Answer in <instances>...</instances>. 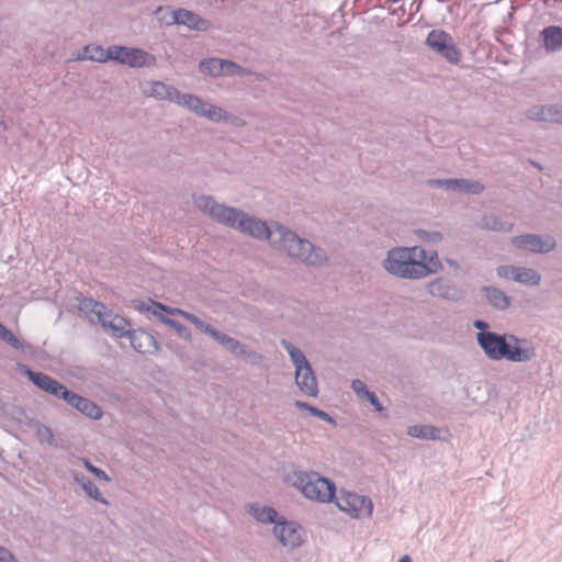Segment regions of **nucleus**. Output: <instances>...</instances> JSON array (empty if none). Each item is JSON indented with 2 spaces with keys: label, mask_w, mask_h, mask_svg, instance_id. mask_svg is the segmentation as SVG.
I'll return each mask as SVG.
<instances>
[{
  "label": "nucleus",
  "mask_w": 562,
  "mask_h": 562,
  "mask_svg": "<svg viewBox=\"0 0 562 562\" xmlns=\"http://www.w3.org/2000/svg\"><path fill=\"white\" fill-rule=\"evenodd\" d=\"M213 339L235 357L241 358L251 363H258L261 360V356L259 353L223 331L217 330Z\"/></svg>",
  "instance_id": "nucleus-10"
},
{
  "label": "nucleus",
  "mask_w": 562,
  "mask_h": 562,
  "mask_svg": "<svg viewBox=\"0 0 562 562\" xmlns=\"http://www.w3.org/2000/svg\"><path fill=\"white\" fill-rule=\"evenodd\" d=\"M169 313L172 315H179V316L183 317L186 321L193 324L196 327V329L209 335L212 338L217 333V329H215L211 325L206 324L204 321H202L201 318H199L198 316H195L194 314H192L190 312H187V311H183L180 308H173V310H170Z\"/></svg>",
  "instance_id": "nucleus-28"
},
{
  "label": "nucleus",
  "mask_w": 562,
  "mask_h": 562,
  "mask_svg": "<svg viewBox=\"0 0 562 562\" xmlns=\"http://www.w3.org/2000/svg\"><path fill=\"white\" fill-rule=\"evenodd\" d=\"M542 276L532 268L518 267L516 273V281L527 286H537L541 283Z\"/></svg>",
  "instance_id": "nucleus-32"
},
{
  "label": "nucleus",
  "mask_w": 562,
  "mask_h": 562,
  "mask_svg": "<svg viewBox=\"0 0 562 562\" xmlns=\"http://www.w3.org/2000/svg\"><path fill=\"white\" fill-rule=\"evenodd\" d=\"M156 308H159L161 311H168L167 307L160 303H153Z\"/></svg>",
  "instance_id": "nucleus-51"
},
{
  "label": "nucleus",
  "mask_w": 562,
  "mask_h": 562,
  "mask_svg": "<svg viewBox=\"0 0 562 562\" xmlns=\"http://www.w3.org/2000/svg\"><path fill=\"white\" fill-rule=\"evenodd\" d=\"M65 402L91 419L97 420L102 417V409L99 405L77 393L69 391Z\"/></svg>",
  "instance_id": "nucleus-15"
},
{
  "label": "nucleus",
  "mask_w": 562,
  "mask_h": 562,
  "mask_svg": "<svg viewBox=\"0 0 562 562\" xmlns=\"http://www.w3.org/2000/svg\"><path fill=\"white\" fill-rule=\"evenodd\" d=\"M171 23L184 25L189 30L200 32L207 31L211 27L209 20L187 9L173 10Z\"/></svg>",
  "instance_id": "nucleus-14"
},
{
  "label": "nucleus",
  "mask_w": 562,
  "mask_h": 562,
  "mask_svg": "<svg viewBox=\"0 0 562 562\" xmlns=\"http://www.w3.org/2000/svg\"><path fill=\"white\" fill-rule=\"evenodd\" d=\"M440 430L430 425H413L407 428V435L418 439H431L436 440L439 438Z\"/></svg>",
  "instance_id": "nucleus-33"
},
{
  "label": "nucleus",
  "mask_w": 562,
  "mask_h": 562,
  "mask_svg": "<svg viewBox=\"0 0 562 562\" xmlns=\"http://www.w3.org/2000/svg\"><path fill=\"white\" fill-rule=\"evenodd\" d=\"M351 389L353 390V392L357 394V396L359 398L368 401L375 408L376 412L381 413L384 411V407L380 403L376 395L373 392L368 390V387L363 381L358 380V379L353 380L351 383Z\"/></svg>",
  "instance_id": "nucleus-27"
},
{
  "label": "nucleus",
  "mask_w": 562,
  "mask_h": 562,
  "mask_svg": "<svg viewBox=\"0 0 562 562\" xmlns=\"http://www.w3.org/2000/svg\"><path fill=\"white\" fill-rule=\"evenodd\" d=\"M178 91L173 86L166 85L162 81H148L144 86V93L156 100L175 102Z\"/></svg>",
  "instance_id": "nucleus-19"
},
{
  "label": "nucleus",
  "mask_w": 562,
  "mask_h": 562,
  "mask_svg": "<svg viewBox=\"0 0 562 562\" xmlns=\"http://www.w3.org/2000/svg\"><path fill=\"white\" fill-rule=\"evenodd\" d=\"M153 314L157 315L158 318L164 324H166V325L170 326L171 328H173L180 337L184 338L186 340H190L191 339L190 330L186 326L180 324L179 322H177V321H175L172 318L166 317L162 314H158L156 310L153 311Z\"/></svg>",
  "instance_id": "nucleus-38"
},
{
  "label": "nucleus",
  "mask_w": 562,
  "mask_h": 562,
  "mask_svg": "<svg viewBox=\"0 0 562 562\" xmlns=\"http://www.w3.org/2000/svg\"><path fill=\"white\" fill-rule=\"evenodd\" d=\"M273 532L284 547L293 549L302 543L301 528L294 522L277 521Z\"/></svg>",
  "instance_id": "nucleus-13"
},
{
  "label": "nucleus",
  "mask_w": 562,
  "mask_h": 562,
  "mask_svg": "<svg viewBox=\"0 0 562 562\" xmlns=\"http://www.w3.org/2000/svg\"><path fill=\"white\" fill-rule=\"evenodd\" d=\"M103 328L110 329L112 334L117 337H127L131 328V324L121 315L112 313L110 310H105L104 317L101 316L98 321Z\"/></svg>",
  "instance_id": "nucleus-18"
},
{
  "label": "nucleus",
  "mask_w": 562,
  "mask_h": 562,
  "mask_svg": "<svg viewBox=\"0 0 562 562\" xmlns=\"http://www.w3.org/2000/svg\"><path fill=\"white\" fill-rule=\"evenodd\" d=\"M426 45L451 64H458L460 61L461 54L453 38L442 30H432L429 32L426 38Z\"/></svg>",
  "instance_id": "nucleus-6"
},
{
  "label": "nucleus",
  "mask_w": 562,
  "mask_h": 562,
  "mask_svg": "<svg viewBox=\"0 0 562 562\" xmlns=\"http://www.w3.org/2000/svg\"><path fill=\"white\" fill-rule=\"evenodd\" d=\"M113 60L132 68L153 67L157 59L140 48L113 45Z\"/></svg>",
  "instance_id": "nucleus-8"
},
{
  "label": "nucleus",
  "mask_w": 562,
  "mask_h": 562,
  "mask_svg": "<svg viewBox=\"0 0 562 562\" xmlns=\"http://www.w3.org/2000/svg\"><path fill=\"white\" fill-rule=\"evenodd\" d=\"M79 462H82V464L85 465V468L90 472L92 473L93 475H95L98 479L104 481V482H110L111 479L110 476L101 469L94 467L88 459L86 458H79L78 459Z\"/></svg>",
  "instance_id": "nucleus-42"
},
{
  "label": "nucleus",
  "mask_w": 562,
  "mask_h": 562,
  "mask_svg": "<svg viewBox=\"0 0 562 562\" xmlns=\"http://www.w3.org/2000/svg\"><path fill=\"white\" fill-rule=\"evenodd\" d=\"M544 47L548 52L562 50V27L551 25L541 31Z\"/></svg>",
  "instance_id": "nucleus-25"
},
{
  "label": "nucleus",
  "mask_w": 562,
  "mask_h": 562,
  "mask_svg": "<svg viewBox=\"0 0 562 562\" xmlns=\"http://www.w3.org/2000/svg\"><path fill=\"white\" fill-rule=\"evenodd\" d=\"M423 263L428 268L429 274L437 272L441 268V263L438 260V254L436 251H427L424 249Z\"/></svg>",
  "instance_id": "nucleus-41"
},
{
  "label": "nucleus",
  "mask_w": 562,
  "mask_h": 562,
  "mask_svg": "<svg viewBox=\"0 0 562 562\" xmlns=\"http://www.w3.org/2000/svg\"><path fill=\"white\" fill-rule=\"evenodd\" d=\"M311 415L322 419V420H325L329 424H335V419L329 415L327 414L326 412L322 411V409H318L317 407H312L311 408V412H310Z\"/></svg>",
  "instance_id": "nucleus-46"
},
{
  "label": "nucleus",
  "mask_w": 562,
  "mask_h": 562,
  "mask_svg": "<svg viewBox=\"0 0 562 562\" xmlns=\"http://www.w3.org/2000/svg\"><path fill=\"white\" fill-rule=\"evenodd\" d=\"M398 562H412L411 558L408 555H403Z\"/></svg>",
  "instance_id": "nucleus-52"
},
{
  "label": "nucleus",
  "mask_w": 562,
  "mask_h": 562,
  "mask_svg": "<svg viewBox=\"0 0 562 562\" xmlns=\"http://www.w3.org/2000/svg\"><path fill=\"white\" fill-rule=\"evenodd\" d=\"M25 373L29 379L42 391L64 401L67 398L69 390L48 374L43 372H35L27 368L25 369Z\"/></svg>",
  "instance_id": "nucleus-11"
},
{
  "label": "nucleus",
  "mask_w": 562,
  "mask_h": 562,
  "mask_svg": "<svg viewBox=\"0 0 562 562\" xmlns=\"http://www.w3.org/2000/svg\"><path fill=\"white\" fill-rule=\"evenodd\" d=\"M476 342L487 359L492 361L529 362L536 357L535 348L514 335L495 331L476 334Z\"/></svg>",
  "instance_id": "nucleus-2"
},
{
  "label": "nucleus",
  "mask_w": 562,
  "mask_h": 562,
  "mask_svg": "<svg viewBox=\"0 0 562 562\" xmlns=\"http://www.w3.org/2000/svg\"><path fill=\"white\" fill-rule=\"evenodd\" d=\"M228 116H229V119H225V122H227L234 126H238V127H243L246 125V121L243 120L241 117L235 116L229 112H228Z\"/></svg>",
  "instance_id": "nucleus-48"
},
{
  "label": "nucleus",
  "mask_w": 562,
  "mask_h": 562,
  "mask_svg": "<svg viewBox=\"0 0 562 562\" xmlns=\"http://www.w3.org/2000/svg\"><path fill=\"white\" fill-rule=\"evenodd\" d=\"M450 192L464 193V194H480L484 191V184L477 180L472 179H451Z\"/></svg>",
  "instance_id": "nucleus-24"
},
{
  "label": "nucleus",
  "mask_w": 562,
  "mask_h": 562,
  "mask_svg": "<svg viewBox=\"0 0 562 562\" xmlns=\"http://www.w3.org/2000/svg\"><path fill=\"white\" fill-rule=\"evenodd\" d=\"M15 560L16 559L11 551L0 546V562H14Z\"/></svg>",
  "instance_id": "nucleus-47"
},
{
  "label": "nucleus",
  "mask_w": 562,
  "mask_h": 562,
  "mask_svg": "<svg viewBox=\"0 0 562 562\" xmlns=\"http://www.w3.org/2000/svg\"><path fill=\"white\" fill-rule=\"evenodd\" d=\"M473 326L474 328L479 329L480 331L479 333H483V331H490L488 330V324L482 319H476L473 322Z\"/></svg>",
  "instance_id": "nucleus-49"
},
{
  "label": "nucleus",
  "mask_w": 562,
  "mask_h": 562,
  "mask_svg": "<svg viewBox=\"0 0 562 562\" xmlns=\"http://www.w3.org/2000/svg\"><path fill=\"white\" fill-rule=\"evenodd\" d=\"M30 424H33L36 429V437L42 443H48L49 446L55 445V439L53 431L49 427L38 423L30 420Z\"/></svg>",
  "instance_id": "nucleus-39"
},
{
  "label": "nucleus",
  "mask_w": 562,
  "mask_h": 562,
  "mask_svg": "<svg viewBox=\"0 0 562 562\" xmlns=\"http://www.w3.org/2000/svg\"><path fill=\"white\" fill-rule=\"evenodd\" d=\"M235 229L254 238L268 239L272 247L308 266H322L328 259L326 251L308 239L300 237L279 223L267 225L266 222L245 212L239 217Z\"/></svg>",
  "instance_id": "nucleus-1"
},
{
  "label": "nucleus",
  "mask_w": 562,
  "mask_h": 562,
  "mask_svg": "<svg viewBox=\"0 0 562 562\" xmlns=\"http://www.w3.org/2000/svg\"><path fill=\"white\" fill-rule=\"evenodd\" d=\"M482 290L493 307L504 311L509 306L510 299L502 290L494 286H484Z\"/></svg>",
  "instance_id": "nucleus-29"
},
{
  "label": "nucleus",
  "mask_w": 562,
  "mask_h": 562,
  "mask_svg": "<svg viewBox=\"0 0 562 562\" xmlns=\"http://www.w3.org/2000/svg\"><path fill=\"white\" fill-rule=\"evenodd\" d=\"M496 562H502V561H496Z\"/></svg>",
  "instance_id": "nucleus-53"
},
{
  "label": "nucleus",
  "mask_w": 562,
  "mask_h": 562,
  "mask_svg": "<svg viewBox=\"0 0 562 562\" xmlns=\"http://www.w3.org/2000/svg\"><path fill=\"white\" fill-rule=\"evenodd\" d=\"M127 337L130 338L131 346L139 353H155L159 349L156 338L145 330L131 329Z\"/></svg>",
  "instance_id": "nucleus-16"
},
{
  "label": "nucleus",
  "mask_w": 562,
  "mask_h": 562,
  "mask_svg": "<svg viewBox=\"0 0 562 562\" xmlns=\"http://www.w3.org/2000/svg\"><path fill=\"white\" fill-rule=\"evenodd\" d=\"M451 182V179H428L426 181L427 186L430 188H442L443 190L450 192V186L448 183Z\"/></svg>",
  "instance_id": "nucleus-45"
},
{
  "label": "nucleus",
  "mask_w": 562,
  "mask_h": 562,
  "mask_svg": "<svg viewBox=\"0 0 562 562\" xmlns=\"http://www.w3.org/2000/svg\"><path fill=\"white\" fill-rule=\"evenodd\" d=\"M525 116L530 121L562 123V108L555 104H535L525 111Z\"/></svg>",
  "instance_id": "nucleus-12"
},
{
  "label": "nucleus",
  "mask_w": 562,
  "mask_h": 562,
  "mask_svg": "<svg viewBox=\"0 0 562 562\" xmlns=\"http://www.w3.org/2000/svg\"><path fill=\"white\" fill-rule=\"evenodd\" d=\"M14 562H18L16 560Z\"/></svg>",
  "instance_id": "nucleus-54"
},
{
  "label": "nucleus",
  "mask_w": 562,
  "mask_h": 562,
  "mask_svg": "<svg viewBox=\"0 0 562 562\" xmlns=\"http://www.w3.org/2000/svg\"><path fill=\"white\" fill-rule=\"evenodd\" d=\"M517 266L503 265L498 266L496 273L499 278L516 281Z\"/></svg>",
  "instance_id": "nucleus-44"
},
{
  "label": "nucleus",
  "mask_w": 562,
  "mask_h": 562,
  "mask_svg": "<svg viewBox=\"0 0 562 562\" xmlns=\"http://www.w3.org/2000/svg\"><path fill=\"white\" fill-rule=\"evenodd\" d=\"M294 379L295 384L303 394L312 397L318 395V383L311 364L302 368L300 371L295 370Z\"/></svg>",
  "instance_id": "nucleus-17"
},
{
  "label": "nucleus",
  "mask_w": 562,
  "mask_h": 562,
  "mask_svg": "<svg viewBox=\"0 0 562 562\" xmlns=\"http://www.w3.org/2000/svg\"><path fill=\"white\" fill-rule=\"evenodd\" d=\"M205 102L206 101H204L198 95L191 93H182L178 91L177 98L175 99L173 103L191 111L198 116H201L203 108L205 106Z\"/></svg>",
  "instance_id": "nucleus-26"
},
{
  "label": "nucleus",
  "mask_w": 562,
  "mask_h": 562,
  "mask_svg": "<svg viewBox=\"0 0 562 562\" xmlns=\"http://www.w3.org/2000/svg\"><path fill=\"white\" fill-rule=\"evenodd\" d=\"M280 344L288 351L295 370L300 371L302 368L311 364L303 351L295 347L291 341L282 339Z\"/></svg>",
  "instance_id": "nucleus-31"
},
{
  "label": "nucleus",
  "mask_w": 562,
  "mask_h": 562,
  "mask_svg": "<svg viewBox=\"0 0 562 562\" xmlns=\"http://www.w3.org/2000/svg\"><path fill=\"white\" fill-rule=\"evenodd\" d=\"M250 75H255V72H252L251 70H249L247 68L241 67L240 65L236 64L233 60L224 59L223 76H228V77H234V76L246 77V76H250ZM256 77L260 78V75L256 74Z\"/></svg>",
  "instance_id": "nucleus-37"
},
{
  "label": "nucleus",
  "mask_w": 562,
  "mask_h": 562,
  "mask_svg": "<svg viewBox=\"0 0 562 562\" xmlns=\"http://www.w3.org/2000/svg\"><path fill=\"white\" fill-rule=\"evenodd\" d=\"M514 247L533 254H548L557 248V240L550 234H521L512 237Z\"/></svg>",
  "instance_id": "nucleus-7"
},
{
  "label": "nucleus",
  "mask_w": 562,
  "mask_h": 562,
  "mask_svg": "<svg viewBox=\"0 0 562 562\" xmlns=\"http://www.w3.org/2000/svg\"><path fill=\"white\" fill-rule=\"evenodd\" d=\"M201 117H205L212 122L220 123L225 122V119H229L228 112L221 106L205 102Z\"/></svg>",
  "instance_id": "nucleus-36"
},
{
  "label": "nucleus",
  "mask_w": 562,
  "mask_h": 562,
  "mask_svg": "<svg viewBox=\"0 0 562 562\" xmlns=\"http://www.w3.org/2000/svg\"><path fill=\"white\" fill-rule=\"evenodd\" d=\"M199 70L212 78L223 77L224 59L217 57L202 59L199 63Z\"/></svg>",
  "instance_id": "nucleus-30"
},
{
  "label": "nucleus",
  "mask_w": 562,
  "mask_h": 562,
  "mask_svg": "<svg viewBox=\"0 0 562 562\" xmlns=\"http://www.w3.org/2000/svg\"><path fill=\"white\" fill-rule=\"evenodd\" d=\"M194 205L198 210L210 216L212 220L231 228L236 227L244 211L218 203L211 195H199L194 198Z\"/></svg>",
  "instance_id": "nucleus-5"
},
{
  "label": "nucleus",
  "mask_w": 562,
  "mask_h": 562,
  "mask_svg": "<svg viewBox=\"0 0 562 562\" xmlns=\"http://www.w3.org/2000/svg\"><path fill=\"white\" fill-rule=\"evenodd\" d=\"M424 248L394 247L382 260L383 269L400 279L418 280L429 276V269L423 263Z\"/></svg>",
  "instance_id": "nucleus-3"
},
{
  "label": "nucleus",
  "mask_w": 562,
  "mask_h": 562,
  "mask_svg": "<svg viewBox=\"0 0 562 562\" xmlns=\"http://www.w3.org/2000/svg\"><path fill=\"white\" fill-rule=\"evenodd\" d=\"M479 227L492 232L510 233L514 229V223L490 213L482 216Z\"/></svg>",
  "instance_id": "nucleus-23"
},
{
  "label": "nucleus",
  "mask_w": 562,
  "mask_h": 562,
  "mask_svg": "<svg viewBox=\"0 0 562 562\" xmlns=\"http://www.w3.org/2000/svg\"><path fill=\"white\" fill-rule=\"evenodd\" d=\"M249 512L252 515V517L260 522H263V524L276 522L277 524L276 518L278 516V513L272 507L251 505Z\"/></svg>",
  "instance_id": "nucleus-35"
},
{
  "label": "nucleus",
  "mask_w": 562,
  "mask_h": 562,
  "mask_svg": "<svg viewBox=\"0 0 562 562\" xmlns=\"http://www.w3.org/2000/svg\"><path fill=\"white\" fill-rule=\"evenodd\" d=\"M415 235L417 238L426 244L429 245H437L442 240V234L438 231H425V229H417L415 231Z\"/></svg>",
  "instance_id": "nucleus-40"
},
{
  "label": "nucleus",
  "mask_w": 562,
  "mask_h": 562,
  "mask_svg": "<svg viewBox=\"0 0 562 562\" xmlns=\"http://www.w3.org/2000/svg\"><path fill=\"white\" fill-rule=\"evenodd\" d=\"M106 308L108 307L103 303L95 301L91 297H83L79 302V310L86 314L94 315L98 321L100 319L101 316L104 317Z\"/></svg>",
  "instance_id": "nucleus-34"
},
{
  "label": "nucleus",
  "mask_w": 562,
  "mask_h": 562,
  "mask_svg": "<svg viewBox=\"0 0 562 562\" xmlns=\"http://www.w3.org/2000/svg\"><path fill=\"white\" fill-rule=\"evenodd\" d=\"M284 481L310 501L330 503L335 497L336 485L334 482L315 471L304 470L299 465L291 467Z\"/></svg>",
  "instance_id": "nucleus-4"
},
{
  "label": "nucleus",
  "mask_w": 562,
  "mask_h": 562,
  "mask_svg": "<svg viewBox=\"0 0 562 562\" xmlns=\"http://www.w3.org/2000/svg\"><path fill=\"white\" fill-rule=\"evenodd\" d=\"M79 59L106 63L113 60V45L104 48L101 45H87L83 52L79 54Z\"/></svg>",
  "instance_id": "nucleus-21"
},
{
  "label": "nucleus",
  "mask_w": 562,
  "mask_h": 562,
  "mask_svg": "<svg viewBox=\"0 0 562 562\" xmlns=\"http://www.w3.org/2000/svg\"><path fill=\"white\" fill-rule=\"evenodd\" d=\"M294 405L300 408V409H303V411H307L308 413L311 412V408L313 407L312 405L307 404L306 402H303V401H296L294 403Z\"/></svg>",
  "instance_id": "nucleus-50"
},
{
  "label": "nucleus",
  "mask_w": 562,
  "mask_h": 562,
  "mask_svg": "<svg viewBox=\"0 0 562 562\" xmlns=\"http://www.w3.org/2000/svg\"><path fill=\"white\" fill-rule=\"evenodd\" d=\"M0 339L9 344L14 349L21 350L23 349V342L7 327L2 331Z\"/></svg>",
  "instance_id": "nucleus-43"
},
{
  "label": "nucleus",
  "mask_w": 562,
  "mask_h": 562,
  "mask_svg": "<svg viewBox=\"0 0 562 562\" xmlns=\"http://www.w3.org/2000/svg\"><path fill=\"white\" fill-rule=\"evenodd\" d=\"M337 506L353 518H369L373 512L371 498L353 492L342 493L337 498Z\"/></svg>",
  "instance_id": "nucleus-9"
},
{
  "label": "nucleus",
  "mask_w": 562,
  "mask_h": 562,
  "mask_svg": "<svg viewBox=\"0 0 562 562\" xmlns=\"http://www.w3.org/2000/svg\"><path fill=\"white\" fill-rule=\"evenodd\" d=\"M427 292L431 296L454 301L458 299V291L452 283L443 278L436 279L427 284Z\"/></svg>",
  "instance_id": "nucleus-20"
},
{
  "label": "nucleus",
  "mask_w": 562,
  "mask_h": 562,
  "mask_svg": "<svg viewBox=\"0 0 562 562\" xmlns=\"http://www.w3.org/2000/svg\"><path fill=\"white\" fill-rule=\"evenodd\" d=\"M69 473L72 480L83 490L87 496L93 498L97 502H100L103 505H109V502L101 495L99 488L90 479L76 470H70Z\"/></svg>",
  "instance_id": "nucleus-22"
}]
</instances>
